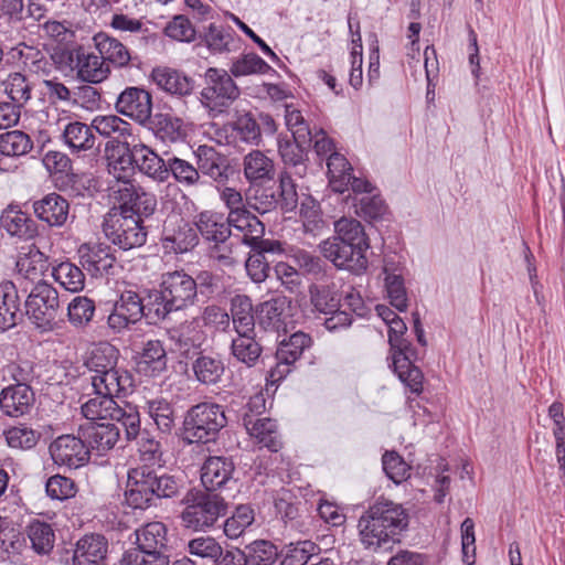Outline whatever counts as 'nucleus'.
I'll return each instance as SVG.
<instances>
[{
  "instance_id": "nucleus-1",
  "label": "nucleus",
  "mask_w": 565,
  "mask_h": 565,
  "mask_svg": "<svg viewBox=\"0 0 565 565\" xmlns=\"http://www.w3.org/2000/svg\"><path fill=\"white\" fill-rule=\"evenodd\" d=\"M407 525L408 515L401 504L379 499L359 520L360 542L371 552L387 550Z\"/></svg>"
},
{
  "instance_id": "nucleus-2",
  "label": "nucleus",
  "mask_w": 565,
  "mask_h": 565,
  "mask_svg": "<svg viewBox=\"0 0 565 565\" xmlns=\"http://www.w3.org/2000/svg\"><path fill=\"white\" fill-rule=\"evenodd\" d=\"M407 525L408 515L401 504L379 499L359 520L360 542L371 552L387 550Z\"/></svg>"
},
{
  "instance_id": "nucleus-3",
  "label": "nucleus",
  "mask_w": 565,
  "mask_h": 565,
  "mask_svg": "<svg viewBox=\"0 0 565 565\" xmlns=\"http://www.w3.org/2000/svg\"><path fill=\"white\" fill-rule=\"evenodd\" d=\"M179 483L169 475H157L149 467L134 468L128 472L126 500L135 509L152 504L154 499L172 498L179 493Z\"/></svg>"
},
{
  "instance_id": "nucleus-4",
  "label": "nucleus",
  "mask_w": 565,
  "mask_h": 565,
  "mask_svg": "<svg viewBox=\"0 0 565 565\" xmlns=\"http://www.w3.org/2000/svg\"><path fill=\"white\" fill-rule=\"evenodd\" d=\"M226 423L225 413L220 405L200 403L191 407L184 418L183 438L190 444L212 441Z\"/></svg>"
},
{
  "instance_id": "nucleus-5",
  "label": "nucleus",
  "mask_w": 565,
  "mask_h": 565,
  "mask_svg": "<svg viewBox=\"0 0 565 565\" xmlns=\"http://www.w3.org/2000/svg\"><path fill=\"white\" fill-rule=\"evenodd\" d=\"M185 508L181 513L183 524L193 530L211 527L226 514L227 503L217 493L189 492L184 498Z\"/></svg>"
},
{
  "instance_id": "nucleus-6",
  "label": "nucleus",
  "mask_w": 565,
  "mask_h": 565,
  "mask_svg": "<svg viewBox=\"0 0 565 565\" xmlns=\"http://www.w3.org/2000/svg\"><path fill=\"white\" fill-rule=\"evenodd\" d=\"M388 342L393 351V369L398 379L415 394L423 392V372L409 361L406 354L408 343L403 339L407 330L405 322L397 316L388 324Z\"/></svg>"
},
{
  "instance_id": "nucleus-7",
  "label": "nucleus",
  "mask_w": 565,
  "mask_h": 565,
  "mask_svg": "<svg viewBox=\"0 0 565 565\" xmlns=\"http://www.w3.org/2000/svg\"><path fill=\"white\" fill-rule=\"evenodd\" d=\"M106 236L121 249L128 250L145 244L147 233L139 215L127 211L109 213L104 223Z\"/></svg>"
},
{
  "instance_id": "nucleus-8",
  "label": "nucleus",
  "mask_w": 565,
  "mask_h": 565,
  "mask_svg": "<svg viewBox=\"0 0 565 565\" xmlns=\"http://www.w3.org/2000/svg\"><path fill=\"white\" fill-rule=\"evenodd\" d=\"M29 318L39 328L51 327L60 310L57 290L45 281H39L25 300Z\"/></svg>"
},
{
  "instance_id": "nucleus-9",
  "label": "nucleus",
  "mask_w": 565,
  "mask_h": 565,
  "mask_svg": "<svg viewBox=\"0 0 565 565\" xmlns=\"http://www.w3.org/2000/svg\"><path fill=\"white\" fill-rule=\"evenodd\" d=\"M201 96L211 110L223 111L239 96V89L225 70L210 67L205 72V86Z\"/></svg>"
},
{
  "instance_id": "nucleus-10",
  "label": "nucleus",
  "mask_w": 565,
  "mask_h": 565,
  "mask_svg": "<svg viewBox=\"0 0 565 565\" xmlns=\"http://www.w3.org/2000/svg\"><path fill=\"white\" fill-rule=\"evenodd\" d=\"M60 131V140L73 156H81L96 149L97 138L92 125L79 120H66L58 118L56 121Z\"/></svg>"
},
{
  "instance_id": "nucleus-11",
  "label": "nucleus",
  "mask_w": 565,
  "mask_h": 565,
  "mask_svg": "<svg viewBox=\"0 0 565 565\" xmlns=\"http://www.w3.org/2000/svg\"><path fill=\"white\" fill-rule=\"evenodd\" d=\"M322 255L337 267L360 274L367 267L366 249H358L355 246L333 238H328L320 244Z\"/></svg>"
},
{
  "instance_id": "nucleus-12",
  "label": "nucleus",
  "mask_w": 565,
  "mask_h": 565,
  "mask_svg": "<svg viewBox=\"0 0 565 565\" xmlns=\"http://www.w3.org/2000/svg\"><path fill=\"white\" fill-rule=\"evenodd\" d=\"M161 288L166 298L175 310H182L194 303L198 294L196 281L182 270L162 275Z\"/></svg>"
},
{
  "instance_id": "nucleus-13",
  "label": "nucleus",
  "mask_w": 565,
  "mask_h": 565,
  "mask_svg": "<svg viewBox=\"0 0 565 565\" xmlns=\"http://www.w3.org/2000/svg\"><path fill=\"white\" fill-rule=\"evenodd\" d=\"M50 454L58 466L79 468L89 460V449L85 439L74 435H62L50 445Z\"/></svg>"
},
{
  "instance_id": "nucleus-14",
  "label": "nucleus",
  "mask_w": 565,
  "mask_h": 565,
  "mask_svg": "<svg viewBox=\"0 0 565 565\" xmlns=\"http://www.w3.org/2000/svg\"><path fill=\"white\" fill-rule=\"evenodd\" d=\"M142 317H145L142 299L137 292L126 290L114 305L107 323L114 332L120 333L128 329L130 324L137 323Z\"/></svg>"
},
{
  "instance_id": "nucleus-15",
  "label": "nucleus",
  "mask_w": 565,
  "mask_h": 565,
  "mask_svg": "<svg viewBox=\"0 0 565 565\" xmlns=\"http://www.w3.org/2000/svg\"><path fill=\"white\" fill-rule=\"evenodd\" d=\"M115 107L122 116L143 125L151 117L152 97L143 88L127 87L119 94Z\"/></svg>"
},
{
  "instance_id": "nucleus-16",
  "label": "nucleus",
  "mask_w": 565,
  "mask_h": 565,
  "mask_svg": "<svg viewBox=\"0 0 565 565\" xmlns=\"http://www.w3.org/2000/svg\"><path fill=\"white\" fill-rule=\"evenodd\" d=\"M310 345L311 338L301 331L281 340L276 352V367L270 371L271 382L279 381L289 373V366L299 360L303 351Z\"/></svg>"
},
{
  "instance_id": "nucleus-17",
  "label": "nucleus",
  "mask_w": 565,
  "mask_h": 565,
  "mask_svg": "<svg viewBox=\"0 0 565 565\" xmlns=\"http://www.w3.org/2000/svg\"><path fill=\"white\" fill-rule=\"evenodd\" d=\"M82 267L93 277L107 274L115 264L111 247L106 243L88 242L77 248Z\"/></svg>"
},
{
  "instance_id": "nucleus-18",
  "label": "nucleus",
  "mask_w": 565,
  "mask_h": 565,
  "mask_svg": "<svg viewBox=\"0 0 565 565\" xmlns=\"http://www.w3.org/2000/svg\"><path fill=\"white\" fill-rule=\"evenodd\" d=\"M105 151L108 173L116 182L132 179L136 166L135 145L130 148L126 142L110 140L106 143Z\"/></svg>"
},
{
  "instance_id": "nucleus-19",
  "label": "nucleus",
  "mask_w": 565,
  "mask_h": 565,
  "mask_svg": "<svg viewBox=\"0 0 565 565\" xmlns=\"http://www.w3.org/2000/svg\"><path fill=\"white\" fill-rule=\"evenodd\" d=\"M79 435L85 439L90 450L104 455L115 447L119 440L120 427L114 422H88L81 425Z\"/></svg>"
},
{
  "instance_id": "nucleus-20",
  "label": "nucleus",
  "mask_w": 565,
  "mask_h": 565,
  "mask_svg": "<svg viewBox=\"0 0 565 565\" xmlns=\"http://www.w3.org/2000/svg\"><path fill=\"white\" fill-rule=\"evenodd\" d=\"M47 269L49 257L35 244L20 247L15 262L18 279L40 280Z\"/></svg>"
},
{
  "instance_id": "nucleus-21",
  "label": "nucleus",
  "mask_w": 565,
  "mask_h": 565,
  "mask_svg": "<svg viewBox=\"0 0 565 565\" xmlns=\"http://www.w3.org/2000/svg\"><path fill=\"white\" fill-rule=\"evenodd\" d=\"M18 384L8 386L0 394V407L10 417L22 416L31 409L34 394L29 385L22 383L24 376L15 377Z\"/></svg>"
},
{
  "instance_id": "nucleus-22",
  "label": "nucleus",
  "mask_w": 565,
  "mask_h": 565,
  "mask_svg": "<svg viewBox=\"0 0 565 565\" xmlns=\"http://www.w3.org/2000/svg\"><path fill=\"white\" fill-rule=\"evenodd\" d=\"M108 542L100 534H86L74 547L72 565H105Z\"/></svg>"
},
{
  "instance_id": "nucleus-23",
  "label": "nucleus",
  "mask_w": 565,
  "mask_h": 565,
  "mask_svg": "<svg viewBox=\"0 0 565 565\" xmlns=\"http://www.w3.org/2000/svg\"><path fill=\"white\" fill-rule=\"evenodd\" d=\"M200 174L206 175L216 182H224L228 178L230 163L223 153L214 147L201 145L194 151Z\"/></svg>"
},
{
  "instance_id": "nucleus-24",
  "label": "nucleus",
  "mask_w": 565,
  "mask_h": 565,
  "mask_svg": "<svg viewBox=\"0 0 565 565\" xmlns=\"http://www.w3.org/2000/svg\"><path fill=\"white\" fill-rule=\"evenodd\" d=\"M196 226L179 220L173 223L171 220L164 223L163 242L167 248L174 253H186L194 248L199 242Z\"/></svg>"
},
{
  "instance_id": "nucleus-25",
  "label": "nucleus",
  "mask_w": 565,
  "mask_h": 565,
  "mask_svg": "<svg viewBox=\"0 0 565 565\" xmlns=\"http://www.w3.org/2000/svg\"><path fill=\"white\" fill-rule=\"evenodd\" d=\"M243 425L248 435L263 447L277 451L280 447L279 435L275 420L268 417H256L253 414L244 413Z\"/></svg>"
},
{
  "instance_id": "nucleus-26",
  "label": "nucleus",
  "mask_w": 565,
  "mask_h": 565,
  "mask_svg": "<svg viewBox=\"0 0 565 565\" xmlns=\"http://www.w3.org/2000/svg\"><path fill=\"white\" fill-rule=\"evenodd\" d=\"M93 45L99 56L110 65L122 68L126 67L130 60L129 50L118 39L110 36L105 32L96 33L93 39Z\"/></svg>"
},
{
  "instance_id": "nucleus-27",
  "label": "nucleus",
  "mask_w": 565,
  "mask_h": 565,
  "mask_svg": "<svg viewBox=\"0 0 565 565\" xmlns=\"http://www.w3.org/2000/svg\"><path fill=\"white\" fill-rule=\"evenodd\" d=\"M136 167L138 170L157 183H164L169 180V159L159 157L148 146L135 145Z\"/></svg>"
},
{
  "instance_id": "nucleus-28",
  "label": "nucleus",
  "mask_w": 565,
  "mask_h": 565,
  "mask_svg": "<svg viewBox=\"0 0 565 565\" xmlns=\"http://www.w3.org/2000/svg\"><path fill=\"white\" fill-rule=\"evenodd\" d=\"M68 202L57 193H50L33 203L35 215L50 226H62L68 217Z\"/></svg>"
},
{
  "instance_id": "nucleus-29",
  "label": "nucleus",
  "mask_w": 565,
  "mask_h": 565,
  "mask_svg": "<svg viewBox=\"0 0 565 565\" xmlns=\"http://www.w3.org/2000/svg\"><path fill=\"white\" fill-rule=\"evenodd\" d=\"M92 385L96 394H106L111 397L125 394L132 385L131 376L124 370L115 366L90 376Z\"/></svg>"
},
{
  "instance_id": "nucleus-30",
  "label": "nucleus",
  "mask_w": 565,
  "mask_h": 565,
  "mask_svg": "<svg viewBox=\"0 0 565 565\" xmlns=\"http://www.w3.org/2000/svg\"><path fill=\"white\" fill-rule=\"evenodd\" d=\"M233 471L234 465L228 458L209 457L201 468V480L207 490L213 491L224 486L231 479Z\"/></svg>"
},
{
  "instance_id": "nucleus-31",
  "label": "nucleus",
  "mask_w": 565,
  "mask_h": 565,
  "mask_svg": "<svg viewBox=\"0 0 565 565\" xmlns=\"http://www.w3.org/2000/svg\"><path fill=\"white\" fill-rule=\"evenodd\" d=\"M230 230H235L242 236V242L246 245L259 243L264 237L265 225L249 210H243L235 214H227Z\"/></svg>"
},
{
  "instance_id": "nucleus-32",
  "label": "nucleus",
  "mask_w": 565,
  "mask_h": 565,
  "mask_svg": "<svg viewBox=\"0 0 565 565\" xmlns=\"http://www.w3.org/2000/svg\"><path fill=\"white\" fill-rule=\"evenodd\" d=\"M243 171L252 184L270 181L275 177L274 161L260 150H252L243 159Z\"/></svg>"
},
{
  "instance_id": "nucleus-33",
  "label": "nucleus",
  "mask_w": 565,
  "mask_h": 565,
  "mask_svg": "<svg viewBox=\"0 0 565 565\" xmlns=\"http://www.w3.org/2000/svg\"><path fill=\"white\" fill-rule=\"evenodd\" d=\"M310 142H300L287 137H279L278 152L285 166L292 169L291 173L299 178L305 177L307 172V148Z\"/></svg>"
},
{
  "instance_id": "nucleus-34",
  "label": "nucleus",
  "mask_w": 565,
  "mask_h": 565,
  "mask_svg": "<svg viewBox=\"0 0 565 565\" xmlns=\"http://www.w3.org/2000/svg\"><path fill=\"white\" fill-rule=\"evenodd\" d=\"M110 72L107 62L98 53L88 52L82 47L75 73L78 79L90 84H99L108 78Z\"/></svg>"
},
{
  "instance_id": "nucleus-35",
  "label": "nucleus",
  "mask_w": 565,
  "mask_h": 565,
  "mask_svg": "<svg viewBox=\"0 0 565 565\" xmlns=\"http://www.w3.org/2000/svg\"><path fill=\"white\" fill-rule=\"evenodd\" d=\"M0 222L2 227L10 236H17L21 239H32L38 234V225L26 213L7 209L3 211Z\"/></svg>"
},
{
  "instance_id": "nucleus-36",
  "label": "nucleus",
  "mask_w": 565,
  "mask_h": 565,
  "mask_svg": "<svg viewBox=\"0 0 565 565\" xmlns=\"http://www.w3.org/2000/svg\"><path fill=\"white\" fill-rule=\"evenodd\" d=\"M151 78L159 88L170 94L188 95L193 89V82L190 77L170 67H156L151 73Z\"/></svg>"
},
{
  "instance_id": "nucleus-37",
  "label": "nucleus",
  "mask_w": 565,
  "mask_h": 565,
  "mask_svg": "<svg viewBox=\"0 0 565 565\" xmlns=\"http://www.w3.org/2000/svg\"><path fill=\"white\" fill-rule=\"evenodd\" d=\"M230 318L236 334L253 333L255 331L253 303L248 296L236 295L232 298Z\"/></svg>"
},
{
  "instance_id": "nucleus-38",
  "label": "nucleus",
  "mask_w": 565,
  "mask_h": 565,
  "mask_svg": "<svg viewBox=\"0 0 565 565\" xmlns=\"http://www.w3.org/2000/svg\"><path fill=\"white\" fill-rule=\"evenodd\" d=\"M20 299L13 282L0 284V331H6L17 323Z\"/></svg>"
},
{
  "instance_id": "nucleus-39",
  "label": "nucleus",
  "mask_w": 565,
  "mask_h": 565,
  "mask_svg": "<svg viewBox=\"0 0 565 565\" xmlns=\"http://www.w3.org/2000/svg\"><path fill=\"white\" fill-rule=\"evenodd\" d=\"M119 351L109 342H99L94 345L85 361V365L92 372V375L111 371L117 366Z\"/></svg>"
},
{
  "instance_id": "nucleus-40",
  "label": "nucleus",
  "mask_w": 565,
  "mask_h": 565,
  "mask_svg": "<svg viewBox=\"0 0 565 565\" xmlns=\"http://www.w3.org/2000/svg\"><path fill=\"white\" fill-rule=\"evenodd\" d=\"M231 352L233 356L248 367L254 366L262 355L263 348L253 333L236 334L232 339Z\"/></svg>"
},
{
  "instance_id": "nucleus-41",
  "label": "nucleus",
  "mask_w": 565,
  "mask_h": 565,
  "mask_svg": "<svg viewBox=\"0 0 565 565\" xmlns=\"http://www.w3.org/2000/svg\"><path fill=\"white\" fill-rule=\"evenodd\" d=\"M333 239L342 243L351 244L358 249H369V238L364 232L362 224L354 218L341 217L334 222Z\"/></svg>"
},
{
  "instance_id": "nucleus-42",
  "label": "nucleus",
  "mask_w": 565,
  "mask_h": 565,
  "mask_svg": "<svg viewBox=\"0 0 565 565\" xmlns=\"http://www.w3.org/2000/svg\"><path fill=\"white\" fill-rule=\"evenodd\" d=\"M138 548L163 552L168 542V530L162 522H150L136 531Z\"/></svg>"
},
{
  "instance_id": "nucleus-43",
  "label": "nucleus",
  "mask_w": 565,
  "mask_h": 565,
  "mask_svg": "<svg viewBox=\"0 0 565 565\" xmlns=\"http://www.w3.org/2000/svg\"><path fill=\"white\" fill-rule=\"evenodd\" d=\"M330 185L333 191L343 193L352 179V167L344 156L332 152L327 161Z\"/></svg>"
},
{
  "instance_id": "nucleus-44",
  "label": "nucleus",
  "mask_w": 565,
  "mask_h": 565,
  "mask_svg": "<svg viewBox=\"0 0 565 565\" xmlns=\"http://www.w3.org/2000/svg\"><path fill=\"white\" fill-rule=\"evenodd\" d=\"M82 413L89 422H113V417L118 414V404L111 396L96 394L95 397L82 405Z\"/></svg>"
},
{
  "instance_id": "nucleus-45",
  "label": "nucleus",
  "mask_w": 565,
  "mask_h": 565,
  "mask_svg": "<svg viewBox=\"0 0 565 565\" xmlns=\"http://www.w3.org/2000/svg\"><path fill=\"white\" fill-rule=\"evenodd\" d=\"M195 226L203 237L215 243H225L231 235L228 222H222L211 212L200 213Z\"/></svg>"
},
{
  "instance_id": "nucleus-46",
  "label": "nucleus",
  "mask_w": 565,
  "mask_h": 565,
  "mask_svg": "<svg viewBox=\"0 0 565 565\" xmlns=\"http://www.w3.org/2000/svg\"><path fill=\"white\" fill-rule=\"evenodd\" d=\"M52 276L67 291L78 292L85 287V275L82 268L71 262H62L53 267Z\"/></svg>"
},
{
  "instance_id": "nucleus-47",
  "label": "nucleus",
  "mask_w": 565,
  "mask_h": 565,
  "mask_svg": "<svg viewBox=\"0 0 565 565\" xmlns=\"http://www.w3.org/2000/svg\"><path fill=\"white\" fill-rule=\"evenodd\" d=\"M138 365L145 372L151 371L152 375L166 370L167 353L161 341L149 340L146 342Z\"/></svg>"
},
{
  "instance_id": "nucleus-48",
  "label": "nucleus",
  "mask_w": 565,
  "mask_h": 565,
  "mask_svg": "<svg viewBox=\"0 0 565 565\" xmlns=\"http://www.w3.org/2000/svg\"><path fill=\"white\" fill-rule=\"evenodd\" d=\"M284 117L285 125L295 140L300 142L312 141V132L309 128V124L295 104L286 103L284 105Z\"/></svg>"
},
{
  "instance_id": "nucleus-49",
  "label": "nucleus",
  "mask_w": 565,
  "mask_h": 565,
  "mask_svg": "<svg viewBox=\"0 0 565 565\" xmlns=\"http://www.w3.org/2000/svg\"><path fill=\"white\" fill-rule=\"evenodd\" d=\"M26 533L38 554H49L53 550L55 534L50 524L35 520L28 525Z\"/></svg>"
},
{
  "instance_id": "nucleus-50",
  "label": "nucleus",
  "mask_w": 565,
  "mask_h": 565,
  "mask_svg": "<svg viewBox=\"0 0 565 565\" xmlns=\"http://www.w3.org/2000/svg\"><path fill=\"white\" fill-rule=\"evenodd\" d=\"M246 565H273L278 556L277 547L266 540H256L243 550Z\"/></svg>"
},
{
  "instance_id": "nucleus-51",
  "label": "nucleus",
  "mask_w": 565,
  "mask_h": 565,
  "mask_svg": "<svg viewBox=\"0 0 565 565\" xmlns=\"http://www.w3.org/2000/svg\"><path fill=\"white\" fill-rule=\"evenodd\" d=\"M142 307L145 317L154 323L166 319L171 311H177L175 308L168 302L162 288L161 290H150L147 296L142 298Z\"/></svg>"
},
{
  "instance_id": "nucleus-52",
  "label": "nucleus",
  "mask_w": 565,
  "mask_h": 565,
  "mask_svg": "<svg viewBox=\"0 0 565 565\" xmlns=\"http://www.w3.org/2000/svg\"><path fill=\"white\" fill-rule=\"evenodd\" d=\"M205 41L209 49L217 53H228L239 47V39L231 30L216 24L209 26Z\"/></svg>"
},
{
  "instance_id": "nucleus-53",
  "label": "nucleus",
  "mask_w": 565,
  "mask_h": 565,
  "mask_svg": "<svg viewBox=\"0 0 565 565\" xmlns=\"http://www.w3.org/2000/svg\"><path fill=\"white\" fill-rule=\"evenodd\" d=\"M319 552L320 547L311 541L291 543L284 550L280 565H305Z\"/></svg>"
},
{
  "instance_id": "nucleus-54",
  "label": "nucleus",
  "mask_w": 565,
  "mask_h": 565,
  "mask_svg": "<svg viewBox=\"0 0 565 565\" xmlns=\"http://www.w3.org/2000/svg\"><path fill=\"white\" fill-rule=\"evenodd\" d=\"M33 147L29 135L21 130H12L0 135V152L9 157L26 154Z\"/></svg>"
},
{
  "instance_id": "nucleus-55",
  "label": "nucleus",
  "mask_w": 565,
  "mask_h": 565,
  "mask_svg": "<svg viewBox=\"0 0 565 565\" xmlns=\"http://www.w3.org/2000/svg\"><path fill=\"white\" fill-rule=\"evenodd\" d=\"M3 87L4 93L19 108L31 98L32 84L22 73L10 74L3 81Z\"/></svg>"
},
{
  "instance_id": "nucleus-56",
  "label": "nucleus",
  "mask_w": 565,
  "mask_h": 565,
  "mask_svg": "<svg viewBox=\"0 0 565 565\" xmlns=\"http://www.w3.org/2000/svg\"><path fill=\"white\" fill-rule=\"evenodd\" d=\"M110 25L120 32L141 34L140 44L145 46L149 43H154L157 40L156 34L150 33L140 19H135L127 14H114Z\"/></svg>"
},
{
  "instance_id": "nucleus-57",
  "label": "nucleus",
  "mask_w": 565,
  "mask_h": 565,
  "mask_svg": "<svg viewBox=\"0 0 565 565\" xmlns=\"http://www.w3.org/2000/svg\"><path fill=\"white\" fill-rule=\"evenodd\" d=\"M93 131H97L103 137H125L129 136L131 126L120 117L116 115L96 116L92 120Z\"/></svg>"
},
{
  "instance_id": "nucleus-58",
  "label": "nucleus",
  "mask_w": 565,
  "mask_h": 565,
  "mask_svg": "<svg viewBox=\"0 0 565 565\" xmlns=\"http://www.w3.org/2000/svg\"><path fill=\"white\" fill-rule=\"evenodd\" d=\"M271 67L257 54L247 53L233 61L230 72L235 77L266 74Z\"/></svg>"
},
{
  "instance_id": "nucleus-59",
  "label": "nucleus",
  "mask_w": 565,
  "mask_h": 565,
  "mask_svg": "<svg viewBox=\"0 0 565 565\" xmlns=\"http://www.w3.org/2000/svg\"><path fill=\"white\" fill-rule=\"evenodd\" d=\"M168 173L169 177L172 175L177 182L186 186L198 185L201 181L198 167L178 157L169 158Z\"/></svg>"
},
{
  "instance_id": "nucleus-60",
  "label": "nucleus",
  "mask_w": 565,
  "mask_h": 565,
  "mask_svg": "<svg viewBox=\"0 0 565 565\" xmlns=\"http://www.w3.org/2000/svg\"><path fill=\"white\" fill-rule=\"evenodd\" d=\"M147 409L162 433L171 431L174 426V409L168 401L163 398L148 401Z\"/></svg>"
},
{
  "instance_id": "nucleus-61",
  "label": "nucleus",
  "mask_w": 565,
  "mask_h": 565,
  "mask_svg": "<svg viewBox=\"0 0 565 565\" xmlns=\"http://www.w3.org/2000/svg\"><path fill=\"white\" fill-rule=\"evenodd\" d=\"M253 522L254 511L247 505H239L233 515L225 521L224 533L231 540L238 539Z\"/></svg>"
},
{
  "instance_id": "nucleus-62",
  "label": "nucleus",
  "mask_w": 565,
  "mask_h": 565,
  "mask_svg": "<svg viewBox=\"0 0 565 565\" xmlns=\"http://www.w3.org/2000/svg\"><path fill=\"white\" fill-rule=\"evenodd\" d=\"M193 371L200 382L213 384L222 376L224 366L220 360L202 355L194 361Z\"/></svg>"
},
{
  "instance_id": "nucleus-63",
  "label": "nucleus",
  "mask_w": 565,
  "mask_h": 565,
  "mask_svg": "<svg viewBox=\"0 0 565 565\" xmlns=\"http://www.w3.org/2000/svg\"><path fill=\"white\" fill-rule=\"evenodd\" d=\"M23 67L35 75H49L52 70L51 62L40 50L23 45L19 51Z\"/></svg>"
},
{
  "instance_id": "nucleus-64",
  "label": "nucleus",
  "mask_w": 565,
  "mask_h": 565,
  "mask_svg": "<svg viewBox=\"0 0 565 565\" xmlns=\"http://www.w3.org/2000/svg\"><path fill=\"white\" fill-rule=\"evenodd\" d=\"M125 565H169V556L163 552H151L142 548H132L125 553Z\"/></svg>"
}]
</instances>
